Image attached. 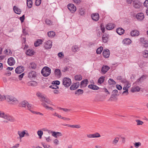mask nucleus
I'll return each mask as SVG.
<instances>
[{"label":"nucleus","instance_id":"f257e3e1","mask_svg":"<svg viewBox=\"0 0 148 148\" xmlns=\"http://www.w3.org/2000/svg\"><path fill=\"white\" fill-rule=\"evenodd\" d=\"M5 99L8 102H10V103L13 104H17L18 102L16 98L11 96L6 95L5 96Z\"/></svg>","mask_w":148,"mask_h":148},{"label":"nucleus","instance_id":"f03ea898","mask_svg":"<svg viewBox=\"0 0 148 148\" xmlns=\"http://www.w3.org/2000/svg\"><path fill=\"white\" fill-rule=\"evenodd\" d=\"M41 73L44 76H48L51 73V69L47 66L45 67L42 69Z\"/></svg>","mask_w":148,"mask_h":148},{"label":"nucleus","instance_id":"7ed1b4c3","mask_svg":"<svg viewBox=\"0 0 148 148\" xmlns=\"http://www.w3.org/2000/svg\"><path fill=\"white\" fill-rule=\"evenodd\" d=\"M62 84L65 87H69L71 84V80L69 78L65 77L63 80Z\"/></svg>","mask_w":148,"mask_h":148},{"label":"nucleus","instance_id":"20e7f679","mask_svg":"<svg viewBox=\"0 0 148 148\" xmlns=\"http://www.w3.org/2000/svg\"><path fill=\"white\" fill-rule=\"evenodd\" d=\"M3 118L11 122H14L15 121V118L8 114H5Z\"/></svg>","mask_w":148,"mask_h":148},{"label":"nucleus","instance_id":"39448f33","mask_svg":"<svg viewBox=\"0 0 148 148\" xmlns=\"http://www.w3.org/2000/svg\"><path fill=\"white\" fill-rule=\"evenodd\" d=\"M52 46V42L50 40H48L45 42L44 47L45 49H50Z\"/></svg>","mask_w":148,"mask_h":148},{"label":"nucleus","instance_id":"423d86ee","mask_svg":"<svg viewBox=\"0 0 148 148\" xmlns=\"http://www.w3.org/2000/svg\"><path fill=\"white\" fill-rule=\"evenodd\" d=\"M68 8L71 12H75L76 9V7L73 4H69L68 5Z\"/></svg>","mask_w":148,"mask_h":148},{"label":"nucleus","instance_id":"0eeeda50","mask_svg":"<svg viewBox=\"0 0 148 148\" xmlns=\"http://www.w3.org/2000/svg\"><path fill=\"white\" fill-rule=\"evenodd\" d=\"M24 70V68L23 66H19L17 67L15 69L16 73L19 74L23 72Z\"/></svg>","mask_w":148,"mask_h":148},{"label":"nucleus","instance_id":"6e6552de","mask_svg":"<svg viewBox=\"0 0 148 148\" xmlns=\"http://www.w3.org/2000/svg\"><path fill=\"white\" fill-rule=\"evenodd\" d=\"M79 85V82H77L73 84L71 86L70 89L71 90H75L77 89Z\"/></svg>","mask_w":148,"mask_h":148},{"label":"nucleus","instance_id":"1a4fd4ad","mask_svg":"<svg viewBox=\"0 0 148 148\" xmlns=\"http://www.w3.org/2000/svg\"><path fill=\"white\" fill-rule=\"evenodd\" d=\"M52 135L56 138H57L58 137L62 136V134L60 132H56L53 131H51Z\"/></svg>","mask_w":148,"mask_h":148},{"label":"nucleus","instance_id":"9d476101","mask_svg":"<svg viewBox=\"0 0 148 148\" xmlns=\"http://www.w3.org/2000/svg\"><path fill=\"white\" fill-rule=\"evenodd\" d=\"M110 54L109 50L107 49L106 50H104L103 52V55L104 57L106 58H108Z\"/></svg>","mask_w":148,"mask_h":148},{"label":"nucleus","instance_id":"9b49d317","mask_svg":"<svg viewBox=\"0 0 148 148\" xmlns=\"http://www.w3.org/2000/svg\"><path fill=\"white\" fill-rule=\"evenodd\" d=\"M110 69V67L108 66L105 65L103 66L101 68V73L105 74Z\"/></svg>","mask_w":148,"mask_h":148},{"label":"nucleus","instance_id":"f8f14e48","mask_svg":"<svg viewBox=\"0 0 148 148\" xmlns=\"http://www.w3.org/2000/svg\"><path fill=\"white\" fill-rule=\"evenodd\" d=\"M36 76V73L34 71H31L29 73L28 77L30 78L35 77Z\"/></svg>","mask_w":148,"mask_h":148},{"label":"nucleus","instance_id":"ddd939ff","mask_svg":"<svg viewBox=\"0 0 148 148\" xmlns=\"http://www.w3.org/2000/svg\"><path fill=\"white\" fill-rule=\"evenodd\" d=\"M8 63L10 66L13 65L15 63V61L14 58L12 57L9 58L8 59Z\"/></svg>","mask_w":148,"mask_h":148},{"label":"nucleus","instance_id":"4468645a","mask_svg":"<svg viewBox=\"0 0 148 148\" xmlns=\"http://www.w3.org/2000/svg\"><path fill=\"white\" fill-rule=\"evenodd\" d=\"M25 130L22 132H21L19 131H18L17 134L19 135V137H18L17 138L21 140L22 138L25 136Z\"/></svg>","mask_w":148,"mask_h":148},{"label":"nucleus","instance_id":"2eb2a0df","mask_svg":"<svg viewBox=\"0 0 148 148\" xmlns=\"http://www.w3.org/2000/svg\"><path fill=\"white\" fill-rule=\"evenodd\" d=\"M92 19L95 21H97L99 19V14L98 13H95L92 14Z\"/></svg>","mask_w":148,"mask_h":148},{"label":"nucleus","instance_id":"dca6fc26","mask_svg":"<svg viewBox=\"0 0 148 148\" xmlns=\"http://www.w3.org/2000/svg\"><path fill=\"white\" fill-rule=\"evenodd\" d=\"M108 38L109 35L106 33H104L102 38L103 42L104 43H106L107 42Z\"/></svg>","mask_w":148,"mask_h":148},{"label":"nucleus","instance_id":"f3484780","mask_svg":"<svg viewBox=\"0 0 148 148\" xmlns=\"http://www.w3.org/2000/svg\"><path fill=\"white\" fill-rule=\"evenodd\" d=\"M88 83L87 79H84L80 82V86L82 87H85L87 86Z\"/></svg>","mask_w":148,"mask_h":148},{"label":"nucleus","instance_id":"a211bd4d","mask_svg":"<svg viewBox=\"0 0 148 148\" xmlns=\"http://www.w3.org/2000/svg\"><path fill=\"white\" fill-rule=\"evenodd\" d=\"M115 27L114 24L113 23H109L106 26V29L110 30L114 28Z\"/></svg>","mask_w":148,"mask_h":148},{"label":"nucleus","instance_id":"6ab92c4d","mask_svg":"<svg viewBox=\"0 0 148 148\" xmlns=\"http://www.w3.org/2000/svg\"><path fill=\"white\" fill-rule=\"evenodd\" d=\"M54 73L57 77L60 78L61 77V73L60 70L59 69H56L54 71Z\"/></svg>","mask_w":148,"mask_h":148},{"label":"nucleus","instance_id":"aec40b11","mask_svg":"<svg viewBox=\"0 0 148 148\" xmlns=\"http://www.w3.org/2000/svg\"><path fill=\"white\" fill-rule=\"evenodd\" d=\"M39 99L41 101H44L45 102L47 103V104H49L50 103V101L48 99L45 97L43 95H42L39 98Z\"/></svg>","mask_w":148,"mask_h":148},{"label":"nucleus","instance_id":"412c9836","mask_svg":"<svg viewBox=\"0 0 148 148\" xmlns=\"http://www.w3.org/2000/svg\"><path fill=\"white\" fill-rule=\"evenodd\" d=\"M136 17L138 20L140 21L142 20L144 18V14L142 13H138L137 14Z\"/></svg>","mask_w":148,"mask_h":148},{"label":"nucleus","instance_id":"4be33fe9","mask_svg":"<svg viewBox=\"0 0 148 148\" xmlns=\"http://www.w3.org/2000/svg\"><path fill=\"white\" fill-rule=\"evenodd\" d=\"M13 10L14 12L18 14H20L21 12L20 9L15 5L14 6Z\"/></svg>","mask_w":148,"mask_h":148},{"label":"nucleus","instance_id":"5701e85b","mask_svg":"<svg viewBox=\"0 0 148 148\" xmlns=\"http://www.w3.org/2000/svg\"><path fill=\"white\" fill-rule=\"evenodd\" d=\"M88 87L90 89H91L95 90H98L99 88L97 86L92 84L89 85L88 86Z\"/></svg>","mask_w":148,"mask_h":148},{"label":"nucleus","instance_id":"b1692460","mask_svg":"<svg viewBox=\"0 0 148 148\" xmlns=\"http://www.w3.org/2000/svg\"><path fill=\"white\" fill-rule=\"evenodd\" d=\"M124 29L120 27L118 28L116 30V32L120 35L123 34L124 32Z\"/></svg>","mask_w":148,"mask_h":148},{"label":"nucleus","instance_id":"393cba45","mask_svg":"<svg viewBox=\"0 0 148 148\" xmlns=\"http://www.w3.org/2000/svg\"><path fill=\"white\" fill-rule=\"evenodd\" d=\"M119 140V138L116 137L112 141L111 143L112 145L113 146H116L118 143Z\"/></svg>","mask_w":148,"mask_h":148},{"label":"nucleus","instance_id":"a878e982","mask_svg":"<svg viewBox=\"0 0 148 148\" xmlns=\"http://www.w3.org/2000/svg\"><path fill=\"white\" fill-rule=\"evenodd\" d=\"M28 86H36L37 85V83L35 81H29L27 83Z\"/></svg>","mask_w":148,"mask_h":148},{"label":"nucleus","instance_id":"bb28decb","mask_svg":"<svg viewBox=\"0 0 148 148\" xmlns=\"http://www.w3.org/2000/svg\"><path fill=\"white\" fill-rule=\"evenodd\" d=\"M26 53L28 56H32L34 55V51L32 49H29L27 50Z\"/></svg>","mask_w":148,"mask_h":148},{"label":"nucleus","instance_id":"cd10ccee","mask_svg":"<svg viewBox=\"0 0 148 148\" xmlns=\"http://www.w3.org/2000/svg\"><path fill=\"white\" fill-rule=\"evenodd\" d=\"M130 34L132 36H138L139 34V32L137 30H133L131 32Z\"/></svg>","mask_w":148,"mask_h":148},{"label":"nucleus","instance_id":"c85d7f7f","mask_svg":"<svg viewBox=\"0 0 148 148\" xmlns=\"http://www.w3.org/2000/svg\"><path fill=\"white\" fill-rule=\"evenodd\" d=\"M131 40L128 38H126L124 39L123 41V44H126L127 45H129L131 43Z\"/></svg>","mask_w":148,"mask_h":148},{"label":"nucleus","instance_id":"c756f323","mask_svg":"<svg viewBox=\"0 0 148 148\" xmlns=\"http://www.w3.org/2000/svg\"><path fill=\"white\" fill-rule=\"evenodd\" d=\"M47 34L49 37L52 38L55 36V33L53 31H51L48 32Z\"/></svg>","mask_w":148,"mask_h":148},{"label":"nucleus","instance_id":"7c9ffc66","mask_svg":"<svg viewBox=\"0 0 148 148\" xmlns=\"http://www.w3.org/2000/svg\"><path fill=\"white\" fill-rule=\"evenodd\" d=\"M42 41L41 39L38 40L35 42H34V46L36 47L39 46L40 44L42 43Z\"/></svg>","mask_w":148,"mask_h":148},{"label":"nucleus","instance_id":"2f4dec72","mask_svg":"<svg viewBox=\"0 0 148 148\" xmlns=\"http://www.w3.org/2000/svg\"><path fill=\"white\" fill-rule=\"evenodd\" d=\"M66 126H67L69 127H70L72 128H79L81 127V126L80 125H70L69 124H66Z\"/></svg>","mask_w":148,"mask_h":148},{"label":"nucleus","instance_id":"473e14b6","mask_svg":"<svg viewBox=\"0 0 148 148\" xmlns=\"http://www.w3.org/2000/svg\"><path fill=\"white\" fill-rule=\"evenodd\" d=\"M47 103L45 102H44L42 103V104L43 106L45 107L47 109L53 110V108L49 106Z\"/></svg>","mask_w":148,"mask_h":148},{"label":"nucleus","instance_id":"72a5a7b5","mask_svg":"<svg viewBox=\"0 0 148 148\" xmlns=\"http://www.w3.org/2000/svg\"><path fill=\"white\" fill-rule=\"evenodd\" d=\"M75 79L76 81H80L82 79V77L81 75H76L75 76Z\"/></svg>","mask_w":148,"mask_h":148},{"label":"nucleus","instance_id":"f704fd0d","mask_svg":"<svg viewBox=\"0 0 148 148\" xmlns=\"http://www.w3.org/2000/svg\"><path fill=\"white\" fill-rule=\"evenodd\" d=\"M105 78V77L104 76L101 77L98 80V83L100 84L104 82Z\"/></svg>","mask_w":148,"mask_h":148},{"label":"nucleus","instance_id":"c9c22d12","mask_svg":"<svg viewBox=\"0 0 148 148\" xmlns=\"http://www.w3.org/2000/svg\"><path fill=\"white\" fill-rule=\"evenodd\" d=\"M83 92L84 91L83 90L78 89L75 91V94L76 95L77 94L78 95H79L82 94Z\"/></svg>","mask_w":148,"mask_h":148},{"label":"nucleus","instance_id":"e433bc0d","mask_svg":"<svg viewBox=\"0 0 148 148\" xmlns=\"http://www.w3.org/2000/svg\"><path fill=\"white\" fill-rule=\"evenodd\" d=\"M27 5L29 8H31L32 6V2L31 0H27Z\"/></svg>","mask_w":148,"mask_h":148},{"label":"nucleus","instance_id":"4c0bfd02","mask_svg":"<svg viewBox=\"0 0 148 148\" xmlns=\"http://www.w3.org/2000/svg\"><path fill=\"white\" fill-rule=\"evenodd\" d=\"M146 78L145 76L143 75L140 77L136 81V82H142L144 79H145Z\"/></svg>","mask_w":148,"mask_h":148},{"label":"nucleus","instance_id":"58836bf2","mask_svg":"<svg viewBox=\"0 0 148 148\" xmlns=\"http://www.w3.org/2000/svg\"><path fill=\"white\" fill-rule=\"evenodd\" d=\"M36 65L34 62H32L30 63V66L29 67L32 69H35L36 68Z\"/></svg>","mask_w":148,"mask_h":148},{"label":"nucleus","instance_id":"ea45409f","mask_svg":"<svg viewBox=\"0 0 148 148\" xmlns=\"http://www.w3.org/2000/svg\"><path fill=\"white\" fill-rule=\"evenodd\" d=\"M103 47L101 46L100 47L98 48L97 50L96 53L97 54H100L101 53V52L103 51Z\"/></svg>","mask_w":148,"mask_h":148},{"label":"nucleus","instance_id":"a19ab883","mask_svg":"<svg viewBox=\"0 0 148 148\" xmlns=\"http://www.w3.org/2000/svg\"><path fill=\"white\" fill-rule=\"evenodd\" d=\"M143 56L144 58H148V50H145L143 52Z\"/></svg>","mask_w":148,"mask_h":148},{"label":"nucleus","instance_id":"79ce46f5","mask_svg":"<svg viewBox=\"0 0 148 148\" xmlns=\"http://www.w3.org/2000/svg\"><path fill=\"white\" fill-rule=\"evenodd\" d=\"M79 48L77 45L73 46L72 47L73 51L74 52H76L78 50Z\"/></svg>","mask_w":148,"mask_h":148},{"label":"nucleus","instance_id":"37998d69","mask_svg":"<svg viewBox=\"0 0 148 148\" xmlns=\"http://www.w3.org/2000/svg\"><path fill=\"white\" fill-rule=\"evenodd\" d=\"M108 83L110 85L115 84H116L115 82L113 79H110L108 81Z\"/></svg>","mask_w":148,"mask_h":148},{"label":"nucleus","instance_id":"c03bdc74","mask_svg":"<svg viewBox=\"0 0 148 148\" xmlns=\"http://www.w3.org/2000/svg\"><path fill=\"white\" fill-rule=\"evenodd\" d=\"M28 102L26 101H23L21 103V106L22 107H24L26 108V106L28 103Z\"/></svg>","mask_w":148,"mask_h":148},{"label":"nucleus","instance_id":"a18cd8bd","mask_svg":"<svg viewBox=\"0 0 148 148\" xmlns=\"http://www.w3.org/2000/svg\"><path fill=\"white\" fill-rule=\"evenodd\" d=\"M45 23L48 25L49 26H50L52 25V22L49 19H46L45 21Z\"/></svg>","mask_w":148,"mask_h":148},{"label":"nucleus","instance_id":"49530a36","mask_svg":"<svg viewBox=\"0 0 148 148\" xmlns=\"http://www.w3.org/2000/svg\"><path fill=\"white\" fill-rule=\"evenodd\" d=\"M26 108L27 109H28V110H29L31 112H32V111L31 110V109L32 108V105L29 103H28L27 104V105L26 106Z\"/></svg>","mask_w":148,"mask_h":148},{"label":"nucleus","instance_id":"de8ad7c7","mask_svg":"<svg viewBox=\"0 0 148 148\" xmlns=\"http://www.w3.org/2000/svg\"><path fill=\"white\" fill-rule=\"evenodd\" d=\"M49 87L52 89H55L59 88V87L58 86L54 84H52L51 85L49 86Z\"/></svg>","mask_w":148,"mask_h":148},{"label":"nucleus","instance_id":"09e8293b","mask_svg":"<svg viewBox=\"0 0 148 148\" xmlns=\"http://www.w3.org/2000/svg\"><path fill=\"white\" fill-rule=\"evenodd\" d=\"M134 2V6L135 8H138L140 7V5L136 2Z\"/></svg>","mask_w":148,"mask_h":148},{"label":"nucleus","instance_id":"8fccbe9b","mask_svg":"<svg viewBox=\"0 0 148 148\" xmlns=\"http://www.w3.org/2000/svg\"><path fill=\"white\" fill-rule=\"evenodd\" d=\"M42 145L44 148H53L49 145H47L44 143H42Z\"/></svg>","mask_w":148,"mask_h":148},{"label":"nucleus","instance_id":"3c124183","mask_svg":"<svg viewBox=\"0 0 148 148\" xmlns=\"http://www.w3.org/2000/svg\"><path fill=\"white\" fill-rule=\"evenodd\" d=\"M136 121L137 122V125H142L143 123V122L139 120H136Z\"/></svg>","mask_w":148,"mask_h":148},{"label":"nucleus","instance_id":"603ef678","mask_svg":"<svg viewBox=\"0 0 148 148\" xmlns=\"http://www.w3.org/2000/svg\"><path fill=\"white\" fill-rule=\"evenodd\" d=\"M38 135L39 136L40 138H41L42 135H43V132L41 130H38L37 132Z\"/></svg>","mask_w":148,"mask_h":148},{"label":"nucleus","instance_id":"864d4df0","mask_svg":"<svg viewBox=\"0 0 148 148\" xmlns=\"http://www.w3.org/2000/svg\"><path fill=\"white\" fill-rule=\"evenodd\" d=\"M141 145V143L140 142L135 143L134 144V146L136 148H138V147L140 146Z\"/></svg>","mask_w":148,"mask_h":148},{"label":"nucleus","instance_id":"5fc2aeb1","mask_svg":"<svg viewBox=\"0 0 148 148\" xmlns=\"http://www.w3.org/2000/svg\"><path fill=\"white\" fill-rule=\"evenodd\" d=\"M60 84V82L58 80H56L53 81L52 83V84H54L56 85H59Z\"/></svg>","mask_w":148,"mask_h":148},{"label":"nucleus","instance_id":"6e6d98bb","mask_svg":"<svg viewBox=\"0 0 148 148\" xmlns=\"http://www.w3.org/2000/svg\"><path fill=\"white\" fill-rule=\"evenodd\" d=\"M100 28L102 33H104L105 29L104 26L102 24H101L100 25Z\"/></svg>","mask_w":148,"mask_h":148},{"label":"nucleus","instance_id":"4d7b16f0","mask_svg":"<svg viewBox=\"0 0 148 148\" xmlns=\"http://www.w3.org/2000/svg\"><path fill=\"white\" fill-rule=\"evenodd\" d=\"M41 3V0H36L35 2V4L36 6H39Z\"/></svg>","mask_w":148,"mask_h":148},{"label":"nucleus","instance_id":"13d9d810","mask_svg":"<svg viewBox=\"0 0 148 148\" xmlns=\"http://www.w3.org/2000/svg\"><path fill=\"white\" fill-rule=\"evenodd\" d=\"M93 135H94V138H99L101 136L100 134L98 133H96L94 134Z\"/></svg>","mask_w":148,"mask_h":148},{"label":"nucleus","instance_id":"bf43d9fd","mask_svg":"<svg viewBox=\"0 0 148 148\" xmlns=\"http://www.w3.org/2000/svg\"><path fill=\"white\" fill-rule=\"evenodd\" d=\"M5 100V96L1 95L0 94V101H3Z\"/></svg>","mask_w":148,"mask_h":148},{"label":"nucleus","instance_id":"052dcab7","mask_svg":"<svg viewBox=\"0 0 148 148\" xmlns=\"http://www.w3.org/2000/svg\"><path fill=\"white\" fill-rule=\"evenodd\" d=\"M58 56L59 57L61 58H63L64 57V55L62 52L59 53L58 54Z\"/></svg>","mask_w":148,"mask_h":148},{"label":"nucleus","instance_id":"680f3d73","mask_svg":"<svg viewBox=\"0 0 148 148\" xmlns=\"http://www.w3.org/2000/svg\"><path fill=\"white\" fill-rule=\"evenodd\" d=\"M25 19V15H23L21 17H20V19L21 20V23L23 22Z\"/></svg>","mask_w":148,"mask_h":148},{"label":"nucleus","instance_id":"e2e57ef3","mask_svg":"<svg viewBox=\"0 0 148 148\" xmlns=\"http://www.w3.org/2000/svg\"><path fill=\"white\" fill-rule=\"evenodd\" d=\"M143 44L145 47H148V41L146 40Z\"/></svg>","mask_w":148,"mask_h":148},{"label":"nucleus","instance_id":"0e129e2a","mask_svg":"<svg viewBox=\"0 0 148 148\" xmlns=\"http://www.w3.org/2000/svg\"><path fill=\"white\" fill-rule=\"evenodd\" d=\"M5 113L3 112L0 111V117L3 118Z\"/></svg>","mask_w":148,"mask_h":148},{"label":"nucleus","instance_id":"69168bd1","mask_svg":"<svg viewBox=\"0 0 148 148\" xmlns=\"http://www.w3.org/2000/svg\"><path fill=\"white\" fill-rule=\"evenodd\" d=\"M144 5L148 8V0H146L144 3Z\"/></svg>","mask_w":148,"mask_h":148},{"label":"nucleus","instance_id":"338daca9","mask_svg":"<svg viewBox=\"0 0 148 148\" xmlns=\"http://www.w3.org/2000/svg\"><path fill=\"white\" fill-rule=\"evenodd\" d=\"M53 143L56 145H57L58 144L59 141L57 139H55L53 141Z\"/></svg>","mask_w":148,"mask_h":148},{"label":"nucleus","instance_id":"774afa93","mask_svg":"<svg viewBox=\"0 0 148 148\" xmlns=\"http://www.w3.org/2000/svg\"><path fill=\"white\" fill-rule=\"evenodd\" d=\"M19 144H16L12 147H10V148H17L19 146Z\"/></svg>","mask_w":148,"mask_h":148}]
</instances>
